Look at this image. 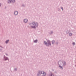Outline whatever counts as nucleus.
<instances>
[{
    "mask_svg": "<svg viewBox=\"0 0 76 76\" xmlns=\"http://www.w3.org/2000/svg\"><path fill=\"white\" fill-rule=\"evenodd\" d=\"M72 44H73V45H75V42H73L72 43Z\"/></svg>",
    "mask_w": 76,
    "mask_h": 76,
    "instance_id": "nucleus-20",
    "label": "nucleus"
},
{
    "mask_svg": "<svg viewBox=\"0 0 76 76\" xmlns=\"http://www.w3.org/2000/svg\"><path fill=\"white\" fill-rule=\"evenodd\" d=\"M61 9L62 10H63V7H61Z\"/></svg>",
    "mask_w": 76,
    "mask_h": 76,
    "instance_id": "nucleus-19",
    "label": "nucleus"
},
{
    "mask_svg": "<svg viewBox=\"0 0 76 76\" xmlns=\"http://www.w3.org/2000/svg\"><path fill=\"white\" fill-rule=\"evenodd\" d=\"M53 34V31H50V34Z\"/></svg>",
    "mask_w": 76,
    "mask_h": 76,
    "instance_id": "nucleus-17",
    "label": "nucleus"
},
{
    "mask_svg": "<svg viewBox=\"0 0 76 76\" xmlns=\"http://www.w3.org/2000/svg\"><path fill=\"white\" fill-rule=\"evenodd\" d=\"M22 6H24V5H23H23H22Z\"/></svg>",
    "mask_w": 76,
    "mask_h": 76,
    "instance_id": "nucleus-26",
    "label": "nucleus"
},
{
    "mask_svg": "<svg viewBox=\"0 0 76 76\" xmlns=\"http://www.w3.org/2000/svg\"><path fill=\"white\" fill-rule=\"evenodd\" d=\"M39 73H40V74H42V75H45L46 74V72H44L42 71H39Z\"/></svg>",
    "mask_w": 76,
    "mask_h": 76,
    "instance_id": "nucleus-5",
    "label": "nucleus"
},
{
    "mask_svg": "<svg viewBox=\"0 0 76 76\" xmlns=\"http://www.w3.org/2000/svg\"><path fill=\"white\" fill-rule=\"evenodd\" d=\"M63 64L62 67H64L66 65V62L65 61H59L58 62V65H61Z\"/></svg>",
    "mask_w": 76,
    "mask_h": 76,
    "instance_id": "nucleus-2",
    "label": "nucleus"
},
{
    "mask_svg": "<svg viewBox=\"0 0 76 76\" xmlns=\"http://www.w3.org/2000/svg\"><path fill=\"white\" fill-rule=\"evenodd\" d=\"M47 75V73L45 74H44V75H42V76H46Z\"/></svg>",
    "mask_w": 76,
    "mask_h": 76,
    "instance_id": "nucleus-18",
    "label": "nucleus"
},
{
    "mask_svg": "<svg viewBox=\"0 0 76 76\" xmlns=\"http://www.w3.org/2000/svg\"><path fill=\"white\" fill-rule=\"evenodd\" d=\"M72 33H70L69 34V35L70 37H71V36H72Z\"/></svg>",
    "mask_w": 76,
    "mask_h": 76,
    "instance_id": "nucleus-15",
    "label": "nucleus"
},
{
    "mask_svg": "<svg viewBox=\"0 0 76 76\" xmlns=\"http://www.w3.org/2000/svg\"><path fill=\"white\" fill-rule=\"evenodd\" d=\"M37 42H38V40H37V39L34 40V42L35 43H37Z\"/></svg>",
    "mask_w": 76,
    "mask_h": 76,
    "instance_id": "nucleus-13",
    "label": "nucleus"
},
{
    "mask_svg": "<svg viewBox=\"0 0 76 76\" xmlns=\"http://www.w3.org/2000/svg\"><path fill=\"white\" fill-rule=\"evenodd\" d=\"M31 23H30L29 24V25H31Z\"/></svg>",
    "mask_w": 76,
    "mask_h": 76,
    "instance_id": "nucleus-27",
    "label": "nucleus"
},
{
    "mask_svg": "<svg viewBox=\"0 0 76 76\" xmlns=\"http://www.w3.org/2000/svg\"><path fill=\"white\" fill-rule=\"evenodd\" d=\"M6 56H8V55H7V53L5 54Z\"/></svg>",
    "mask_w": 76,
    "mask_h": 76,
    "instance_id": "nucleus-25",
    "label": "nucleus"
},
{
    "mask_svg": "<svg viewBox=\"0 0 76 76\" xmlns=\"http://www.w3.org/2000/svg\"><path fill=\"white\" fill-rule=\"evenodd\" d=\"M52 44H53V45L54 44V43H55V41L52 40Z\"/></svg>",
    "mask_w": 76,
    "mask_h": 76,
    "instance_id": "nucleus-12",
    "label": "nucleus"
},
{
    "mask_svg": "<svg viewBox=\"0 0 76 76\" xmlns=\"http://www.w3.org/2000/svg\"><path fill=\"white\" fill-rule=\"evenodd\" d=\"M9 40H6L5 41V43L6 44H7V43H8V42H9Z\"/></svg>",
    "mask_w": 76,
    "mask_h": 76,
    "instance_id": "nucleus-14",
    "label": "nucleus"
},
{
    "mask_svg": "<svg viewBox=\"0 0 76 76\" xmlns=\"http://www.w3.org/2000/svg\"><path fill=\"white\" fill-rule=\"evenodd\" d=\"M48 76H54V74H53L52 72H50Z\"/></svg>",
    "mask_w": 76,
    "mask_h": 76,
    "instance_id": "nucleus-7",
    "label": "nucleus"
},
{
    "mask_svg": "<svg viewBox=\"0 0 76 76\" xmlns=\"http://www.w3.org/2000/svg\"><path fill=\"white\" fill-rule=\"evenodd\" d=\"M11 2H12V3H15V0H11Z\"/></svg>",
    "mask_w": 76,
    "mask_h": 76,
    "instance_id": "nucleus-16",
    "label": "nucleus"
},
{
    "mask_svg": "<svg viewBox=\"0 0 76 76\" xmlns=\"http://www.w3.org/2000/svg\"><path fill=\"white\" fill-rule=\"evenodd\" d=\"M28 20L27 19H25L23 20V22L25 23H27V22H28Z\"/></svg>",
    "mask_w": 76,
    "mask_h": 76,
    "instance_id": "nucleus-6",
    "label": "nucleus"
},
{
    "mask_svg": "<svg viewBox=\"0 0 76 76\" xmlns=\"http://www.w3.org/2000/svg\"><path fill=\"white\" fill-rule=\"evenodd\" d=\"M14 15H15L16 16V15H18V12L17 11H15L14 12Z\"/></svg>",
    "mask_w": 76,
    "mask_h": 76,
    "instance_id": "nucleus-8",
    "label": "nucleus"
},
{
    "mask_svg": "<svg viewBox=\"0 0 76 76\" xmlns=\"http://www.w3.org/2000/svg\"><path fill=\"white\" fill-rule=\"evenodd\" d=\"M1 6V4L0 3V7Z\"/></svg>",
    "mask_w": 76,
    "mask_h": 76,
    "instance_id": "nucleus-23",
    "label": "nucleus"
},
{
    "mask_svg": "<svg viewBox=\"0 0 76 76\" xmlns=\"http://www.w3.org/2000/svg\"><path fill=\"white\" fill-rule=\"evenodd\" d=\"M15 70L16 71L17 70V68H15Z\"/></svg>",
    "mask_w": 76,
    "mask_h": 76,
    "instance_id": "nucleus-22",
    "label": "nucleus"
},
{
    "mask_svg": "<svg viewBox=\"0 0 76 76\" xmlns=\"http://www.w3.org/2000/svg\"><path fill=\"white\" fill-rule=\"evenodd\" d=\"M32 24L33 26H31V28H33L34 29H36L37 27H38V23L37 22H33L32 23Z\"/></svg>",
    "mask_w": 76,
    "mask_h": 76,
    "instance_id": "nucleus-1",
    "label": "nucleus"
},
{
    "mask_svg": "<svg viewBox=\"0 0 76 76\" xmlns=\"http://www.w3.org/2000/svg\"><path fill=\"white\" fill-rule=\"evenodd\" d=\"M4 61H6V60H8L9 61V59L8 58V57H6L5 55L4 56Z\"/></svg>",
    "mask_w": 76,
    "mask_h": 76,
    "instance_id": "nucleus-4",
    "label": "nucleus"
},
{
    "mask_svg": "<svg viewBox=\"0 0 76 76\" xmlns=\"http://www.w3.org/2000/svg\"><path fill=\"white\" fill-rule=\"evenodd\" d=\"M59 67H60V69H63V66H61V65H59Z\"/></svg>",
    "mask_w": 76,
    "mask_h": 76,
    "instance_id": "nucleus-9",
    "label": "nucleus"
},
{
    "mask_svg": "<svg viewBox=\"0 0 76 76\" xmlns=\"http://www.w3.org/2000/svg\"><path fill=\"white\" fill-rule=\"evenodd\" d=\"M0 47H1V48H3L1 46H0Z\"/></svg>",
    "mask_w": 76,
    "mask_h": 76,
    "instance_id": "nucleus-24",
    "label": "nucleus"
},
{
    "mask_svg": "<svg viewBox=\"0 0 76 76\" xmlns=\"http://www.w3.org/2000/svg\"><path fill=\"white\" fill-rule=\"evenodd\" d=\"M47 42L48 43L45 41H44V43L45 45H46L47 47H48L49 45H50V46L51 45V43L50 42V41L49 40L47 41Z\"/></svg>",
    "mask_w": 76,
    "mask_h": 76,
    "instance_id": "nucleus-3",
    "label": "nucleus"
},
{
    "mask_svg": "<svg viewBox=\"0 0 76 76\" xmlns=\"http://www.w3.org/2000/svg\"><path fill=\"white\" fill-rule=\"evenodd\" d=\"M37 76H41V74L40 72L39 71L37 75Z\"/></svg>",
    "mask_w": 76,
    "mask_h": 76,
    "instance_id": "nucleus-10",
    "label": "nucleus"
},
{
    "mask_svg": "<svg viewBox=\"0 0 76 76\" xmlns=\"http://www.w3.org/2000/svg\"><path fill=\"white\" fill-rule=\"evenodd\" d=\"M8 2L9 3H12V0H8Z\"/></svg>",
    "mask_w": 76,
    "mask_h": 76,
    "instance_id": "nucleus-11",
    "label": "nucleus"
},
{
    "mask_svg": "<svg viewBox=\"0 0 76 76\" xmlns=\"http://www.w3.org/2000/svg\"><path fill=\"white\" fill-rule=\"evenodd\" d=\"M58 42H57L56 43V45H58Z\"/></svg>",
    "mask_w": 76,
    "mask_h": 76,
    "instance_id": "nucleus-21",
    "label": "nucleus"
}]
</instances>
